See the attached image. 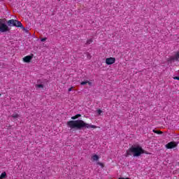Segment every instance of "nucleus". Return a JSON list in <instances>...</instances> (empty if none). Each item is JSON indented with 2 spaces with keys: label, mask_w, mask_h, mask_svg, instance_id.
I'll list each match as a JSON object with an SVG mask.
<instances>
[{
  "label": "nucleus",
  "mask_w": 179,
  "mask_h": 179,
  "mask_svg": "<svg viewBox=\"0 0 179 179\" xmlns=\"http://www.w3.org/2000/svg\"><path fill=\"white\" fill-rule=\"evenodd\" d=\"M46 40H47V38H42L41 39V41L44 42V41H45Z\"/></svg>",
  "instance_id": "4be33fe9"
},
{
  "label": "nucleus",
  "mask_w": 179,
  "mask_h": 179,
  "mask_svg": "<svg viewBox=\"0 0 179 179\" xmlns=\"http://www.w3.org/2000/svg\"><path fill=\"white\" fill-rule=\"evenodd\" d=\"M173 79L175 80H179V77L178 76L173 77Z\"/></svg>",
  "instance_id": "5701e85b"
},
{
  "label": "nucleus",
  "mask_w": 179,
  "mask_h": 179,
  "mask_svg": "<svg viewBox=\"0 0 179 179\" xmlns=\"http://www.w3.org/2000/svg\"><path fill=\"white\" fill-rule=\"evenodd\" d=\"M92 159L93 162H97V160H99V157L97 155H94L92 157Z\"/></svg>",
  "instance_id": "9b49d317"
},
{
  "label": "nucleus",
  "mask_w": 179,
  "mask_h": 179,
  "mask_svg": "<svg viewBox=\"0 0 179 179\" xmlns=\"http://www.w3.org/2000/svg\"><path fill=\"white\" fill-rule=\"evenodd\" d=\"M8 26H16V20H9L8 22Z\"/></svg>",
  "instance_id": "6e6552de"
},
{
  "label": "nucleus",
  "mask_w": 179,
  "mask_h": 179,
  "mask_svg": "<svg viewBox=\"0 0 179 179\" xmlns=\"http://www.w3.org/2000/svg\"><path fill=\"white\" fill-rule=\"evenodd\" d=\"M96 111H97V113L99 114V115H101V113H103V110L101 109H98Z\"/></svg>",
  "instance_id": "6ab92c4d"
},
{
  "label": "nucleus",
  "mask_w": 179,
  "mask_h": 179,
  "mask_svg": "<svg viewBox=\"0 0 179 179\" xmlns=\"http://www.w3.org/2000/svg\"><path fill=\"white\" fill-rule=\"evenodd\" d=\"M115 63V59L114 57H108L106 59V65H113Z\"/></svg>",
  "instance_id": "39448f33"
},
{
  "label": "nucleus",
  "mask_w": 179,
  "mask_h": 179,
  "mask_svg": "<svg viewBox=\"0 0 179 179\" xmlns=\"http://www.w3.org/2000/svg\"><path fill=\"white\" fill-rule=\"evenodd\" d=\"M179 59V52H178L174 56L169 58V61H178Z\"/></svg>",
  "instance_id": "0eeeda50"
},
{
  "label": "nucleus",
  "mask_w": 179,
  "mask_h": 179,
  "mask_svg": "<svg viewBox=\"0 0 179 179\" xmlns=\"http://www.w3.org/2000/svg\"><path fill=\"white\" fill-rule=\"evenodd\" d=\"M88 83H89V80L83 81L80 83V85L82 86H84V85H87Z\"/></svg>",
  "instance_id": "dca6fc26"
},
{
  "label": "nucleus",
  "mask_w": 179,
  "mask_h": 179,
  "mask_svg": "<svg viewBox=\"0 0 179 179\" xmlns=\"http://www.w3.org/2000/svg\"><path fill=\"white\" fill-rule=\"evenodd\" d=\"M11 117H12L13 118H18L19 114H17V113H14V114H13V115H11Z\"/></svg>",
  "instance_id": "f3484780"
},
{
  "label": "nucleus",
  "mask_w": 179,
  "mask_h": 179,
  "mask_svg": "<svg viewBox=\"0 0 179 179\" xmlns=\"http://www.w3.org/2000/svg\"><path fill=\"white\" fill-rule=\"evenodd\" d=\"M82 115L80 114H77L75 116L71 117V120H78L79 117H81Z\"/></svg>",
  "instance_id": "f8f14e48"
},
{
  "label": "nucleus",
  "mask_w": 179,
  "mask_h": 179,
  "mask_svg": "<svg viewBox=\"0 0 179 179\" xmlns=\"http://www.w3.org/2000/svg\"><path fill=\"white\" fill-rule=\"evenodd\" d=\"M15 27H21L23 28V24L20 21L16 20H15Z\"/></svg>",
  "instance_id": "1a4fd4ad"
},
{
  "label": "nucleus",
  "mask_w": 179,
  "mask_h": 179,
  "mask_svg": "<svg viewBox=\"0 0 179 179\" xmlns=\"http://www.w3.org/2000/svg\"><path fill=\"white\" fill-rule=\"evenodd\" d=\"M97 164L101 167V169H104V164L101 162H97Z\"/></svg>",
  "instance_id": "a211bd4d"
},
{
  "label": "nucleus",
  "mask_w": 179,
  "mask_h": 179,
  "mask_svg": "<svg viewBox=\"0 0 179 179\" xmlns=\"http://www.w3.org/2000/svg\"><path fill=\"white\" fill-rule=\"evenodd\" d=\"M6 178V172H3L0 176V179Z\"/></svg>",
  "instance_id": "ddd939ff"
},
{
  "label": "nucleus",
  "mask_w": 179,
  "mask_h": 179,
  "mask_svg": "<svg viewBox=\"0 0 179 179\" xmlns=\"http://www.w3.org/2000/svg\"><path fill=\"white\" fill-rule=\"evenodd\" d=\"M87 58L88 59H92V55H90L89 52L87 53Z\"/></svg>",
  "instance_id": "aec40b11"
},
{
  "label": "nucleus",
  "mask_w": 179,
  "mask_h": 179,
  "mask_svg": "<svg viewBox=\"0 0 179 179\" xmlns=\"http://www.w3.org/2000/svg\"><path fill=\"white\" fill-rule=\"evenodd\" d=\"M36 87H38V89H40V88L44 89V85L42 84H38L36 85Z\"/></svg>",
  "instance_id": "2eb2a0df"
},
{
  "label": "nucleus",
  "mask_w": 179,
  "mask_h": 179,
  "mask_svg": "<svg viewBox=\"0 0 179 179\" xmlns=\"http://www.w3.org/2000/svg\"><path fill=\"white\" fill-rule=\"evenodd\" d=\"M33 59V55H28L23 58L24 62L29 63Z\"/></svg>",
  "instance_id": "423d86ee"
},
{
  "label": "nucleus",
  "mask_w": 179,
  "mask_h": 179,
  "mask_svg": "<svg viewBox=\"0 0 179 179\" xmlns=\"http://www.w3.org/2000/svg\"><path fill=\"white\" fill-rule=\"evenodd\" d=\"M66 125L68 128H71V129H83V128H87V129L92 128L93 129H96V128H97V126L86 123L82 120H69L67 122Z\"/></svg>",
  "instance_id": "f257e3e1"
},
{
  "label": "nucleus",
  "mask_w": 179,
  "mask_h": 179,
  "mask_svg": "<svg viewBox=\"0 0 179 179\" xmlns=\"http://www.w3.org/2000/svg\"><path fill=\"white\" fill-rule=\"evenodd\" d=\"M166 149H174V148H177V143L175 142L171 141L166 145Z\"/></svg>",
  "instance_id": "20e7f679"
},
{
  "label": "nucleus",
  "mask_w": 179,
  "mask_h": 179,
  "mask_svg": "<svg viewBox=\"0 0 179 179\" xmlns=\"http://www.w3.org/2000/svg\"><path fill=\"white\" fill-rule=\"evenodd\" d=\"M0 96H1V94H0Z\"/></svg>",
  "instance_id": "a878e982"
},
{
  "label": "nucleus",
  "mask_w": 179,
  "mask_h": 179,
  "mask_svg": "<svg viewBox=\"0 0 179 179\" xmlns=\"http://www.w3.org/2000/svg\"><path fill=\"white\" fill-rule=\"evenodd\" d=\"M72 89H73V87L69 88V92H72Z\"/></svg>",
  "instance_id": "b1692460"
},
{
  "label": "nucleus",
  "mask_w": 179,
  "mask_h": 179,
  "mask_svg": "<svg viewBox=\"0 0 179 179\" xmlns=\"http://www.w3.org/2000/svg\"><path fill=\"white\" fill-rule=\"evenodd\" d=\"M142 153H143V148H142V147L140 145H132L126 151L124 156L125 157H129V156H133L134 157H139Z\"/></svg>",
  "instance_id": "f03ea898"
},
{
  "label": "nucleus",
  "mask_w": 179,
  "mask_h": 179,
  "mask_svg": "<svg viewBox=\"0 0 179 179\" xmlns=\"http://www.w3.org/2000/svg\"><path fill=\"white\" fill-rule=\"evenodd\" d=\"M152 132H154V134H157V135H162L163 134V131L156 129H153Z\"/></svg>",
  "instance_id": "9d476101"
},
{
  "label": "nucleus",
  "mask_w": 179,
  "mask_h": 179,
  "mask_svg": "<svg viewBox=\"0 0 179 179\" xmlns=\"http://www.w3.org/2000/svg\"><path fill=\"white\" fill-rule=\"evenodd\" d=\"M92 43H93V39L92 38H90L87 40L86 44L87 45H89L90 44H92Z\"/></svg>",
  "instance_id": "4468645a"
},
{
  "label": "nucleus",
  "mask_w": 179,
  "mask_h": 179,
  "mask_svg": "<svg viewBox=\"0 0 179 179\" xmlns=\"http://www.w3.org/2000/svg\"><path fill=\"white\" fill-rule=\"evenodd\" d=\"M87 84L89 85V86H92V83H90V81H88Z\"/></svg>",
  "instance_id": "393cba45"
},
{
  "label": "nucleus",
  "mask_w": 179,
  "mask_h": 179,
  "mask_svg": "<svg viewBox=\"0 0 179 179\" xmlns=\"http://www.w3.org/2000/svg\"><path fill=\"white\" fill-rule=\"evenodd\" d=\"M149 155L148 152V151H145V150L143 149V152H142V155Z\"/></svg>",
  "instance_id": "412c9836"
},
{
  "label": "nucleus",
  "mask_w": 179,
  "mask_h": 179,
  "mask_svg": "<svg viewBox=\"0 0 179 179\" xmlns=\"http://www.w3.org/2000/svg\"><path fill=\"white\" fill-rule=\"evenodd\" d=\"M10 29L6 24L5 23L4 19H0V32L1 33H6L10 31Z\"/></svg>",
  "instance_id": "7ed1b4c3"
}]
</instances>
